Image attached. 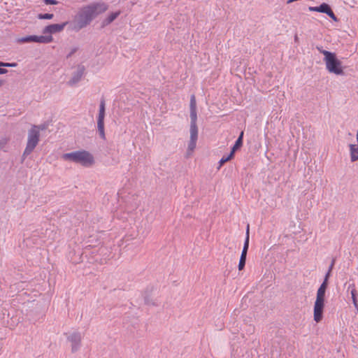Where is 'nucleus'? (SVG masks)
<instances>
[{
	"label": "nucleus",
	"mask_w": 358,
	"mask_h": 358,
	"mask_svg": "<svg viewBox=\"0 0 358 358\" xmlns=\"http://www.w3.org/2000/svg\"><path fill=\"white\" fill-rule=\"evenodd\" d=\"M120 14V11L110 13L104 20V24H108L113 22Z\"/></svg>",
	"instance_id": "nucleus-17"
},
{
	"label": "nucleus",
	"mask_w": 358,
	"mask_h": 358,
	"mask_svg": "<svg viewBox=\"0 0 358 358\" xmlns=\"http://www.w3.org/2000/svg\"><path fill=\"white\" fill-rule=\"evenodd\" d=\"M308 10L310 11L318 12V6H310Z\"/></svg>",
	"instance_id": "nucleus-29"
},
{
	"label": "nucleus",
	"mask_w": 358,
	"mask_h": 358,
	"mask_svg": "<svg viewBox=\"0 0 358 358\" xmlns=\"http://www.w3.org/2000/svg\"><path fill=\"white\" fill-rule=\"evenodd\" d=\"M245 260H239V264H238V270L239 271H241L245 267Z\"/></svg>",
	"instance_id": "nucleus-26"
},
{
	"label": "nucleus",
	"mask_w": 358,
	"mask_h": 358,
	"mask_svg": "<svg viewBox=\"0 0 358 358\" xmlns=\"http://www.w3.org/2000/svg\"><path fill=\"white\" fill-rule=\"evenodd\" d=\"M16 64L15 63H3V62H0V66H11V67H14V66H16Z\"/></svg>",
	"instance_id": "nucleus-25"
},
{
	"label": "nucleus",
	"mask_w": 358,
	"mask_h": 358,
	"mask_svg": "<svg viewBox=\"0 0 358 358\" xmlns=\"http://www.w3.org/2000/svg\"><path fill=\"white\" fill-rule=\"evenodd\" d=\"M324 62L326 65L327 70L336 75L341 76L344 74L342 62L338 60L334 52L325 54Z\"/></svg>",
	"instance_id": "nucleus-5"
},
{
	"label": "nucleus",
	"mask_w": 358,
	"mask_h": 358,
	"mask_svg": "<svg viewBox=\"0 0 358 358\" xmlns=\"http://www.w3.org/2000/svg\"><path fill=\"white\" fill-rule=\"evenodd\" d=\"M233 157L234 155L231 152H230L227 157H223L219 162L220 167L222 166L227 162L229 161Z\"/></svg>",
	"instance_id": "nucleus-21"
},
{
	"label": "nucleus",
	"mask_w": 358,
	"mask_h": 358,
	"mask_svg": "<svg viewBox=\"0 0 358 358\" xmlns=\"http://www.w3.org/2000/svg\"><path fill=\"white\" fill-rule=\"evenodd\" d=\"M62 157L64 160L80 164L86 167L92 166L94 162L93 155L84 150L65 153Z\"/></svg>",
	"instance_id": "nucleus-3"
},
{
	"label": "nucleus",
	"mask_w": 358,
	"mask_h": 358,
	"mask_svg": "<svg viewBox=\"0 0 358 358\" xmlns=\"http://www.w3.org/2000/svg\"><path fill=\"white\" fill-rule=\"evenodd\" d=\"M246 257H247V254L241 252L240 260H245V261H246Z\"/></svg>",
	"instance_id": "nucleus-31"
},
{
	"label": "nucleus",
	"mask_w": 358,
	"mask_h": 358,
	"mask_svg": "<svg viewBox=\"0 0 358 358\" xmlns=\"http://www.w3.org/2000/svg\"><path fill=\"white\" fill-rule=\"evenodd\" d=\"M350 159L352 162L358 160V144H350Z\"/></svg>",
	"instance_id": "nucleus-15"
},
{
	"label": "nucleus",
	"mask_w": 358,
	"mask_h": 358,
	"mask_svg": "<svg viewBox=\"0 0 358 358\" xmlns=\"http://www.w3.org/2000/svg\"><path fill=\"white\" fill-rule=\"evenodd\" d=\"M243 131H241L240 134V136H238V139L236 140L235 144L234 145L231 152L234 155V152L236 150L240 148L243 145Z\"/></svg>",
	"instance_id": "nucleus-16"
},
{
	"label": "nucleus",
	"mask_w": 358,
	"mask_h": 358,
	"mask_svg": "<svg viewBox=\"0 0 358 358\" xmlns=\"http://www.w3.org/2000/svg\"><path fill=\"white\" fill-rule=\"evenodd\" d=\"M97 129L99 136L103 139H106L105 129H104V119L97 118Z\"/></svg>",
	"instance_id": "nucleus-14"
},
{
	"label": "nucleus",
	"mask_w": 358,
	"mask_h": 358,
	"mask_svg": "<svg viewBox=\"0 0 358 358\" xmlns=\"http://www.w3.org/2000/svg\"><path fill=\"white\" fill-rule=\"evenodd\" d=\"M85 71V67L83 64H78L76 71L73 73L71 78L69 81V85L73 86L78 83L83 78Z\"/></svg>",
	"instance_id": "nucleus-8"
},
{
	"label": "nucleus",
	"mask_w": 358,
	"mask_h": 358,
	"mask_svg": "<svg viewBox=\"0 0 358 358\" xmlns=\"http://www.w3.org/2000/svg\"><path fill=\"white\" fill-rule=\"evenodd\" d=\"M66 24V23L64 22L62 24H52L48 25L43 29V34H49V35H51L52 34L61 32L64 29Z\"/></svg>",
	"instance_id": "nucleus-9"
},
{
	"label": "nucleus",
	"mask_w": 358,
	"mask_h": 358,
	"mask_svg": "<svg viewBox=\"0 0 358 358\" xmlns=\"http://www.w3.org/2000/svg\"><path fill=\"white\" fill-rule=\"evenodd\" d=\"M8 72L7 69L0 68V74H5Z\"/></svg>",
	"instance_id": "nucleus-32"
},
{
	"label": "nucleus",
	"mask_w": 358,
	"mask_h": 358,
	"mask_svg": "<svg viewBox=\"0 0 358 358\" xmlns=\"http://www.w3.org/2000/svg\"><path fill=\"white\" fill-rule=\"evenodd\" d=\"M45 129V127L43 125H33L28 131L26 148L22 155V162L27 157L31 155L36 148L40 141V131Z\"/></svg>",
	"instance_id": "nucleus-2"
},
{
	"label": "nucleus",
	"mask_w": 358,
	"mask_h": 358,
	"mask_svg": "<svg viewBox=\"0 0 358 358\" xmlns=\"http://www.w3.org/2000/svg\"><path fill=\"white\" fill-rule=\"evenodd\" d=\"M190 110H196V103L194 95H192L190 98V104H189Z\"/></svg>",
	"instance_id": "nucleus-22"
},
{
	"label": "nucleus",
	"mask_w": 358,
	"mask_h": 358,
	"mask_svg": "<svg viewBox=\"0 0 358 358\" xmlns=\"http://www.w3.org/2000/svg\"><path fill=\"white\" fill-rule=\"evenodd\" d=\"M105 100L101 99L99 105V110L97 118L104 119L105 117Z\"/></svg>",
	"instance_id": "nucleus-18"
},
{
	"label": "nucleus",
	"mask_w": 358,
	"mask_h": 358,
	"mask_svg": "<svg viewBox=\"0 0 358 358\" xmlns=\"http://www.w3.org/2000/svg\"><path fill=\"white\" fill-rule=\"evenodd\" d=\"M351 289L350 294H351V297H352L353 304L357 309V312L358 313L357 292L355 289V285L354 284L350 285L348 286V289Z\"/></svg>",
	"instance_id": "nucleus-13"
},
{
	"label": "nucleus",
	"mask_w": 358,
	"mask_h": 358,
	"mask_svg": "<svg viewBox=\"0 0 358 358\" xmlns=\"http://www.w3.org/2000/svg\"><path fill=\"white\" fill-rule=\"evenodd\" d=\"M317 50L320 52L322 53L324 57H325V54L327 53H332L331 52H329V51H327V50H325L323 49V48L322 46H317L316 47Z\"/></svg>",
	"instance_id": "nucleus-24"
},
{
	"label": "nucleus",
	"mask_w": 358,
	"mask_h": 358,
	"mask_svg": "<svg viewBox=\"0 0 358 358\" xmlns=\"http://www.w3.org/2000/svg\"><path fill=\"white\" fill-rule=\"evenodd\" d=\"M77 50L78 48H73L69 52V53L67 55L66 58L71 57Z\"/></svg>",
	"instance_id": "nucleus-28"
},
{
	"label": "nucleus",
	"mask_w": 358,
	"mask_h": 358,
	"mask_svg": "<svg viewBox=\"0 0 358 358\" xmlns=\"http://www.w3.org/2000/svg\"><path fill=\"white\" fill-rule=\"evenodd\" d=\"M318 12L326 13L330 18H331L334 21L337 22L338 18L332 11L331 7L329 4L326 3H322L318 6Z\"/></svg>",
	"instance_id": "nucleus-10"
},
{
	"label": "nucleus",
	"mask_w": 358,
	"mask_h": 358,
	"mask_svg": "<svg viewBox=\"0 0 358 358\" xmlns=\"http://www.w3.org/2000/svg\"><path fill=\"white\" fill-rule=\"evenodd\" d=\"M52 41V36L51 35L47 34L43 36H28L18 39V42L20 43L35 42L39 43H51Z\"/></svg>",
	"instance_id": "nucleus-6"
},
{
	"label": "nucleus",
	"mask_w": 358,
	"mask_h": 358,
	"mask_svg": "<svg viewBox=\"0 0 358 358\" xmlns=\"http://www.w3.org/2000/svg\"><path fill=\"white\" fill-rule=\"evenodd\" d=\"M53 17H54V15L52 13H45V14L40 13L38 15L37 17L40 20H50V19H52Z\"/></svg>",
	"instance_id": "nucleus-20"
},
{
	"label": "nucleus",
	"mask_w": 358,
	"mask_h": 358,
	"mask_svg": "<svg viewBox=\"0 0 358 358\" xmlns=\"http://www.w3.org/2000/svg\"><path fill=\"white\" fill-rule=\"evenodd\" d=\"M190 140L188 144V152H193L196 148V141L198 139V131H189Z\"/></svg>",
	"instance_id": "nucleus-11"
},
{
	"label": "nucleus",
	"mask_w": 358,
	"mask_h": 358,
	"mask_svg": "<svg viewBox=\"0 0 358 358\" xmlns=\"http://www.w3.org/2000/svg\"><path fill=\"white\" fill-rule=\"evenodd\" d=\"M296 40H298V37H297V36L296 35V36H295V41H296Z\"/></svg>",
	"instance_id": "nucleus-36"
},
{
	"label": "nucleus",
	"mask_w": 358,
	"mask_h": 358,
	"mask_svg": "<svg viewBox=\"0 0 358 358\" xmlns=\"http://www.w3.org/2000/svg\"><path fill=\"white\" fill-rule=\"evenodd\" d=\"M242 252H243V253H245V254H247V252H248V249H246V248H243V250H242Z\"/></svg>",
	"instance_id": "nucleus-33"
},
{
	"label": "nucleus",
	"mask_w": 358,
	"mask_h": 358,
	"mask_svg": "<svg viewBox=\"0 0 358 358\" xmlns=\"http://www.w3.org/2000/svg\"><path fill=\"white\" fill-rule=\"evenodd\" d=\"M250 225L248 224L247 226V229H246V234H245V242H244V245H243V248H246L248 250V248H249V238H250Z\"/></svg>",
	"instance_id": "nucleus-19"
},
{
	"label": "nucleus",
	"mask_w": 358,
	"mask_h": 358,
	"mask_svg": "<svg viewBox=\"0 0 358 358\" xmlns=\"http://www.w3.org/2000/svg\"><path fill=\"white\" fill-rule=\"evenodd\" d=\"M190 129L189 131H198V127L196 125L197 120V114L196 110H190Z\"/></svg>",
	"instance_id": "nucleus-12"
},
{
	"label": "nucleus",
	"mask_w": 358,
	"mask_h": 358,
	"mask_svg": "<svg viewBox=\"0 0 358 358\" xmlns=\"http://www.w3.org/2000/svg\"><path fill=\"white\" fill-rule=\"evenodd\" d=\"M3 85V81L0 80V87L2 86Z\"/></svg>",
	"instance_id": "nucleus-35"
},
{
	"label": "nucleus",
	"mask_w": 358,
	"mask_h": 358,
	"mask_svg": "<svg viewBox=\"0 0 358 358\" xmlns=\"http://www.w3.org/2000/svg\"><path fill=\"white\" fill-rule=\"evenodd\" d=\"M326 289L324 285H320L317 291L316 300L314 304L313 317L316 322H320L323 318Z\"/></svg>",
	"instance_id": "nucleus-4"
},
{
	"label": "nucleus",
	"mask_w": 358,
	"mask_h": 358,
	"mask_svg": "<svg viewBox=\"0 0 358 358\" xmlns=\"http://www.w3.org/2000/svg\"><path fill=\"white\" fill-rule=\"evenodd\" d=\"M44 2L46 5H57L58 3V1L56 0H44Z\"/></svg>",
	"instance_id": "nucleus-27"
},
{
	"label": "nucleus",
	"mask_w": 358,
	"mask_h": 358,
	"mask_svg": "<svg viewBox=\"0 0 358 358\" xmlns=\"http://www.w3.org/2000/svg\"><path fill=\"white\" fill-rule=\"evenodd\" d=\"M68 341L71 343V352H77L81 345L82 336L79 332H73L67 338Z\"/></svg>",
	"instance_id": "nucleus-7"
},
{
	"label": "nucleus",
	"mask_w": 358,
	"mask_h": 358,
	"mask_svg": "<svg viewBox=\"0 0 358 358\" xmlns=\"http://www.w3.org/2000/svg\"><path fill=\"white\" fill-rule=\"evenodd\" d=\"M335 261H336V260H335V259H332L331 263V264H330V266H329V267L328 271H332V269H333V268H334V264H335Z\"/></svg>",
	"instance_id": "nucleus-30"
},
{
	"label": "nucleus",
	"mask_w": 358,
	"mask_h": 358,
	"mask_svg": "<svg viewBox=\"0 0 358 358\" xmlns=\"http://www.w3.org/2000/svg\"><path fill=\"white\" fill-rule=\"evenodd\" d=\"M331 271H328L327 273H326L325 275V277H324V281L321 284V285H324V289H327V285H328V280H329V278L331 275Z\"/></svg>",
	"instance_id": "nucleus-23"
},
{
	"label": "nucleus",
	"mask_w": 358,
	"mask_h": 358,
	"mask_svg": "<svg viewBox=\"0 0 358 358\" xmlns=\"http://www.w3.org/2000/svg\"><path fill=\"white\" fill-rule=\"evenodd\" d=\"M356 138H357V144H358V131L357 132Z\"/></svg>",
	"instance_id": "nucleus-34"
},
{
	"label": "nucleus",
	"mask_w": 358,
	"mask_h": 358,
	"mask_svg": "<svg viewBox=\"0 0 358 358\" xmlns=\"http://www.w3.org/2000/svg\"><path fill=\"white\" fill-rule=\"evenodd\" d=\"M107 9L108 6L105 3H94L84 6L75 19L74 29L78 31L87 27L94 18Z\"/></svg>",
	"instance_id": "nucleus-1"
}]
</instances>
